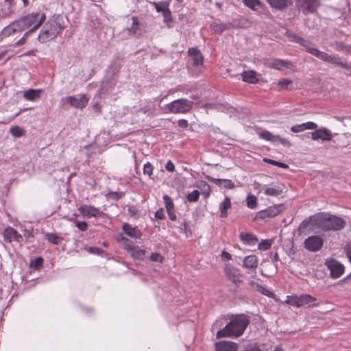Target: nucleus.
I'll use <instances>...</instances> for the list:
<instances>
[{"mask_svg": "<svg viewBox=\"0 0 351 351\" xmlns=\"http://www.w3.org/2000/svg\"><path fill=\"white\" fill-rule=\"evenodd\" d=\"M249 323L250 319L247 316L237 317L217 332V338L239 337L243 334Z\"/></svg>", "mask_w": 351, "mask_h": 351, "instance_id": "f257e3e1", "label": "nucleus"}, {"mask_svg": "<svg viewBox=\"0 0 351 351\" xmlns=\"http://www.w3.org/2000/svg\"><path fill=\"white\" fill-rule=\"evenodd\" d=\"M62 16H53L45 25L38 35V39L41 43H46L56 38L62 29Z\"/></svg>", "mask_w": 351, "mask_h": 351, "instance_id": "f03ea898", "label": "nucleus"}, {"mask_svg": "<svg viewBox=\"0 0 351 351\" xmlns=\"http://www.w3.org/2000/svg\"><path fill=\"white\" fill-rule=\"evenodd\" d=\"M315 221L318 226L324 231H337L343 228L346 225L343 219L335 215L317 217Z\"/></svg>", "mask_w": 351, "mask_h": 351, "instance_id": "7ed1b4c3", "label": "nucleus"}, {"mask_svg": "<svg viewBox=\"0 0 351 351\" xmlns=\"http://www.w3.org/2000/svg\"><path fill=\"white\" fill-rule=\"evenodd\" d=\"M193 101L185 99H180L172 101L167 106V108L172 113H186L192 108Z\"/></svg>", "mask_w": 351, "mask_h": 351, "instance_id": "20e7f679", "label": "nucleus"}, {"mask_svg": "<svg viewBox=\"0 0 351 351\" xmlns=\"http://www.w3.org/2000/svg\"><path fill=\"white\" fill-rule=\"evenodd\" d=\"M325 265L330 270V276L332 278H339L344 271V266L335 259L326 261Z\"/></svg>", "mask_w": 351, "mask_h": 351, "instance_id": "39448f33", "label": "nucleus"}, {"mask_svg": "<svg viewBox=\"0 0 351 351\" xmlns=\"http://www.w3.org/2000/svg\"><path fill=\"white\" fill-rule=\"evenodd\" d=\"M304 244L308 251L317 252L323 245V240L319 236H311L305 240Z\"/></svg>", "mask_w": 351, "mask_h": 351, "instance_id": "423d86ee", "label": "nucleus"}, {"mask_svg": "<svg viewBox=\"0 0 351 351\" xmlns=\"http://www.w3.org/2000/svg\"><path fill=\"white\" fill-rule=\"evenodd\" d=\"M282 204L270 206L265 210L258 212L256 215V218L265 219L266 217H274L278 215L282 211Z\"/></svg>", "mask_w": 351, "mask_h": 351, "instance_id": "0eeeda50", "label": "nucleus"}, {"mask_svg": "<svg viewBox=\"0 0 351 351\" xmlns=\"http://www.w3.org/2000/svg\"><path fill=\"white\" fill-rule=\"evenodd\" d=\"M278 268L277 266L273 264L268 259L263 260L261 263V269L260 271L261 274L266 277H272L274 274L277 273Z\"/></svg>", "mask_w": 351, "mask_h": 351, "instance_id": "6e6552de", "label": "nucleus"}, {"mask_svg": "<svg viewBox=\"0 0 351 351\" xmlns=\"http://www.w3.org/2000/svg\"><path fill=\"white\" fill-rule=\"evenodd\" d=\"M224 271L227 278L232 280L236 285H239L242 282V280L241 279V275L237 269L234 267L227 265L225 267Z\"/></svg>", "mask_w": 351, "mask_h": 351, "instance_id": "1a4fd4ad", "label": "nucleus"}, {"mask_svg": "<svg viewBox=\"0 0 351 351\" xmlns=\"http://www.w3.org/2000/svg\"><path fill=\"white\" fill-rule=\"evenodd\" d=\"M243 266L248 269L247 274H250L251 278H254L256 272L252 271V269H255L258 266V259L254 255H250L246 256L243 260Z\"/></svg>", "mask_w": 351, "mask_h": 351, "instance_id": "9d476101", "label": "nucleus"}, {"mask_svg": "<svg viewBox=\"0 0 351 351\" xmlns=\"http://www.w3.org/2000/svg\"><path fill=\"white\" fill-rule=\"evenodd\" d=\"M79 211L84 217H96L97 216H101L104 214L103 212L100 211L98 208L85 204L80 207Z\"/></svg>", "mask_w": 351, "mask_h": 351, "instance_id": "9b49d317", "label": "nucleus"}, {"mask_svg": "<svg viewBox=\"0 0 351 351\" xmlns=\"http://www.w3.org/2000/svg\"><path fill=\"white\" fill-rule=\"evenodd\" d=\"M66 100L71 106L76 108H83L88 102V98L86 95H82L80 99L75 98L73 96H69L66 98Z\"/></svg>", "mask_w": 351, "mask_h": 351, "instance_id": "f8f14e48", "label": "nucleus"}, {"mask_svg": "<svg viewBox=\"0 0 351 351\" xmlns=\"http://www.w3.org/2000/svg\"><path fill=\"white\" fill-rule=\"evenodd\" d=\"M132 26L128 28V34L130 36H139L142 34L143 26L136 16L132 17Z\"/></svg>", "mask_w": 351, "mask_h": 351, "instance_id": "ddd939ff", "label": "nucleus"}, {"mask_svg": "<svg viewBox=\"0 0 351 351\" xmlns=\"http://www.w3.org/2000/svg\"><path fill=\"white\" fill-rule=\"evenodd\" d=\"M3 238L5 241L11 243L12 241L20 242L22 239V236L12 228L8 227L3 232Z\"/></svg>", "mask_w": 351, "mask_h": 351, "instance_id": "4468645a", "label": "nucleus"}, {"mask_svg": "<svg viewBox=\"0 0 351 351\" xmlns=\"http://www.w3.org/2000/svg\"><path fill=\"white\" fill-rule=\"evenodd\" d=\"M311 138L314 141L318 139L330 141L332 139V134L326 128L316 129L315 132L311 133Z\"/></svg>", "mask_w": 351, "mask_h": 351, "instance_id": "2eb2a0df", "label": "nucleus"}, {"mask_svg": "<svg viewBox=\"0 0 351 351\" xmlns=\"http://www.w3.org/2000/svg\"><path fill=\"white\" fill-rule=\"evenodd\" d=\"M45 19H46L45 14L44 13L41 14V16H40V18L38 22L36 25H34V26L30 30L27 31L23 35V36L16 43V45L17 46L23 45L25 43L28 36L30 35L32 33L34 32L36 30H37L41 26V25L43 23V22L45 21Z\"/></svg>", "mask_w": 351, "mask_h": 351, "instance_id": "dca6fc26", "label": "nucleus"}, {"mask_svg": "<svg viewBox=\"0 0 351 351\" xmlns=\"http://www.w3.org/2000/svg\"><path fill=\"white\" fill-rule=\"evenodd\" d=\"M238 346L230 341H219L215 343L216 351H237Z\"/></svg>", "mask_w": 351, "mask_h": 351, "instance_id": "f3484780", "label": "nucleus"}, {"mask_svg": "<svg viewBox=\"0 0 351 351\" xmlns=\"http://www.w3.org/2000/svg\"><path fill=\"white\" fill-rule=\"evenodd\" d=\"M8 29L13 33L19 32L27 29L25 22L22 17L19 19L12 22L8 27Z\"/></svg>", "mask_w": 351, "mask_h": 351, "instance_id": "a211bd4d", "label": "nucleus"}, {"mask_svg": "<svg viewBox=\"0 0 351 351\" xmlns=\"http://www.w3.org/2000/svg\"><path fill=\"white\" fill-rule=\"evenodd\" d=\"M189 54L191 56L193 60L195 65H200L203 63L204 58L201 54L200 51L197 48H190L189 49Z\"/></svg>", "mask_w": 351, "mask_h": 351, "instance_id": "6ab92c4d", "label": "nucleus"}, {"mask_svg": "<svg viewBox=\"0 0 351 351\" xmlns=\"http://www.w3.org/2000/svg\"><path fill=\"white\" fill-rule=\"evenodd\" d=\"M240 239L243 243L249 245H254L258 241V239L254 234L244 232H241Z\"/></svg>", "mask_w": 351, "mask_h": 351, "instance_id": "aec40b11", "label": "nucleus"}, {"mask_svg": "<svg viewBox=\"0 0 351 351\" xmlns=\"http://www.w3.org/2000/svg\"><path fill=\"white\" fill-rule=\"evenodd\" d=\"M208 179L215 184L223 186L225 189H231L234 187V184L230 180L213 178L210 177H208Z\"/></svg>", "mask_w": 351, "mask_h": 351, "instance_id": "412c9836", "label": "nucleus"}, {"mask_svg": "<svg viewBox=\"0 0 351 351\" xmlns=\"http://www.w3.org/2000/svg\"><path fill=\"white\" fill-rule=\"evenodd\" d=\"M40 16L41 14H40L39 13L34 12L26 16H23V18L25 22L27 28H29L32 25H36L38 22Z\"/></svg>", "mask_w": 351, "mask_h": 351, "instance_id": "4be33fe9", "label": "nucleus"}, {"mask_svg": "<svg viewBox=\"0 0 351 351\" xmlns=\"http://www.w3.org/2000/svg\"><path fill=\"white\" fill-rule=\"evenodd\" d=\"M243 80L250 84H256L258 79L256 77V73L254 71H244L242 74Z\"/></svg>", "mask_w": 351, "mask_h": 351, "instance_id": "5701e85b", "label": "nucleus"}, {"mask_svg": "<svg viewBox=\"0 0 351 351\" xmlns=\"http://www.w3.org/2000/svg\"><path fill=\"white\" fill-rule=\"evenodd\" d=\"M319 5L318 0H306L303 3V7L307 12L313 13Z\"/></svg>", "mask_w": 351, "mask_h": 351, "instance_id": "b1692460", "label": "nucleus"}, {"mask_svg": "<svg viewBox=\"0 0 351 351\" xmlns=\"http://www.w3.org/2000/svg\"><path fill=\"white\" fill-rule=\"evenodd\" d=\"M231 207V202L230 198L229 197H226L225 199L221 203L219 208H220V217H226L228 215V210Z\"/></svg>", "mask_w": 351, "mask_h": 351, "instance_id": "393cba45", "label": "nucleus"}, {"mask_svg": "<svg viewBox=\"0 0 351 351\" xmlns=\"http://www.w3.org/2000/svg\"><path fill=\"white\" fill-rule=\"evenodd\" d=\"M40 90L29 89L23 93V97L27 100L34 101L40 97Z\"/></svg>", "mask_w": 351, "mask_h": 351, "instance_id": "a878e982", "label": "nucleus"}, {"mask_svg": "<svg viewBox=\"0 0 351 351\" xmlns=\"http://www.w3.org/2000/svg\"><path fill=\"white\" fill-rule=\"evenodd\" d=\"M311 54L319 58L322 60L329 62H330V58H332V56L319 51V49H311Z\"/></svg>", "mask_w": 351, "mask_h": 351, "instance_id": "bb28decb", "label": "nucleus"}, {"mask_svg": "<svg viewBox=\"0 0 351 351\" xmlns=\"http://www.w3.org/2000/svg\"><path fill=\"white\" fill-rule=\"evenodd\" d=\"M311 54L319 58L322 60L329 62H330V58H332V56L319 51V49H311Z\"/></svg>", "mask_w": 351, "mask_h": 351, "instance_id": "cd10ccee", "label": "nucleus"}, {"mask_svg": "<svg viewBox=\"0 0 351 351\" xmlns=\"http://www.w3.org/2000/svg\"><path fill=\"white\" fill-rule=\"evenodd\" d=\"M267 1L274 8L282 9L288 5L289 0H267Z\"/></svg>", "mask_w": 351, "mask_h": 351, "instance_id": "c85d7f7f", "label": "nucleus"}, {"mask_svg": "<svg viewBox=\"0 0 351 351\" xmlns=\"http://www.w3.org/2000/svg\"><path fill=\"white\" fill-rule=\"evenodd\" d=\"M289 62L281 60H274L269 66L274 69L282 70L284 68H288Z\"/></svg>", "mask_w": 351, "mask_h": 351, "instance_id": "c756f323", "label": "nucleus"}, {"mask_svg": "<svg viewBox=\"0 0 351 351\" xmlns=\"http://www.w3.org/2000/svg\"><path fill=\"white\" fill-rule=\"evenodd\" d=\"M232 25L230 23H220L215 24L213 25V30L216 33H221L225 29H230Z\"/></svg>", "mask_w": 351, "mask_h": 351, "instance_id": "7c9ffc66", "label": "nucleus"}, {"mask_svg": "<svg viewBox=\"0 0 351 351\" xmlns=\"http://www.w3.org/2000/svg\"><path fill=\"white\" fill-rule=\"evenodd\" d=\"M260 136L265 140L275 142L277 141L278 139H280V136L274 135L269 131H263L260 134Z\"/></svg>", "mask_w": 351, "mask_h": 351, "instance_id": "2f4dec72", "label": "nucleus"}, {"mask_svg": "<svg viewBox=\"0 0 351 351\" xmlns=\"http://www.w3.org/2000/svg\"><path fill=\"white\" fill-rule=\"evenodd\" d=\"M330 63L348 69L351 68V66H349L347 62H343L341 61V58L338 56H332Z\"/></svg>", "mask_w": 351, "mask_h": 351, "instance_id": "473e14b6", "label": "nucleus"}, {"mask_svg": "<svg viewBox=\"0 0 351 351\" xmlns=\"http://www.w3.org/2000/svg\"><path fill=\"white\" fill-rule=\"evenodd\" d=\"M330 63L348 69L351 68V66H349L347 62H343L341 61V58L338 56H332Z\"/></svg>", "mask_w": 351, "mask_h": 351, "instance_id": "72a5a7b5", "label": "nucleus"}, {"mask_svg": "<svg viewBox=\"0 0 351 351\" xmlns=\"http://www.w3.org/2000/svg\"><path fill=\"white\" fill-rule=\"evenodd\" d=\"M123 229L125 231V234L129 235L130 237H139L140 234L137 233L135 228H132L130 225L128 223H125L123 226Z\"/></svg>", "mask_w": 351, "mask_h": 351, "instance_id": "f704fd0d", "label": "nucleus"}, {"mask_svg": "<svg viewBox=\"0 0 351 351\" xmlns=\"http://www.w3.org/2000/svg\"><path fill=\"white\" fill-rule=\"evenodd\" d=\"M317 299L311 295L304 294L300 295V306L310 304L311 303L316 301Z\"/></svg>", "mask_w": 351, "mask_h": 351, "instance_id": "c9c22d12", "label": "nucleus"}, {"mask_svg": "<svg viewBox=\"0 0 351 351\" xmlns=\"http://www.w3.org/2000/svg\"><path fill=\"white\" fill-rule=\"evenodd\" d=\"M199 188L202 190V194L205 197H208L210 194V187L209 184L205 181H201L199 182Z\"/></svg>", "mask_w": 351, "mask_h": 351, "instance_id": "e433bc0d", "label": "nucleus"}, {"mask_svg": "<svg viewBox=\"0 0 351 351\" xmlns=\"http://www.w3.org/2000/svg\"><path fill=\"white\" fill-rule=\"evenodd\" d=\"M45 238L47 239L49 242L52 243L53 244L58 245L60 241L62 240V238L58 237L55 233H46L45 234Z\"/></svg>", "mask_w": 351, "mask_h": 351, "instance_id": "4c0bfd02", "label": "nucleus"}, {"mask_svg": "<svg viewBox=\"0 0 351 351\" xmlns=\"http://www.w3.org/2000/svg\"><path fill=\"white\" fill-rule=\"evenodd\" d=\"M293 82L289 79H283L280 80L278 85L282 89L291 90Z\"/></svg>", "mask_w": 351, "mask_h": 351, "instance_id": "58836bf2", "label": "nucleus"}, {"mask_svg": "<svg viewBox=\"0 0 351 351\" xmlns=\"http://www.w3.org/2000/svg\"><path fill=\"white\" fill-rule=\"evenodd\" d=\"M286 302L290 305L300 307V296H288Z\"/></svg>", "mask_w": 351, "mask_h": 351, "instance_id": "ea45409f", "label": "nucleus"}, {"mask_svg": "<svg viewBox=\"0 0 351 351\" xmlns=\"http://www.w3.org/2000/svg\"><path fill=\"white\" fill-rule=\"evenodd\" d=\"M282 192V189L279 188H267L265 191V193L269 196H278Z\"/></svg>", "mask_w": 351, "mask_h": 351, "instance_id": "a19ab883", "label": "nucleus"}, {"mask_svg": "<svg viewBox=\"0 0 351 351\" xmlns=\"http://www.w3.org/2000/svg\"><path fill=\"white\" fill-rule=\"evenodd\" d=\"M299 43L305 48L306 51L311 53V49H317L316 48L311 47V43L304 38L299 40Z\"/></svg>", "mask_w": 351, "mask_h": 351, "instance_id": "79ce46f5", "label": "nucleus"}, {"mask_svg": "<svg viewBox=\"0 0 351 351\" xmlns=\"http://www.w3.org/2000/svg\"><path fill=\"white\" fill-rule=\"evenodd\" d=\"M257 205V198L254 195H248L247 197V206L250 208H255Z\"/></svg>", "mask_w": 351, "mask_h": 351, "instance_id": "37998d69", "label": "nucleus"}, {"mask_svg": "<svg viewBox=\"0 0 351 351\" xmlns=\"http://www.w3.org/2000/svg\"><path fill=\"white\" fill-rule=\"evenodd\" d=\"M199 193L197 190H194L187 195L186 199L190 202H195L199 199Z\"/></svg>", "mask_w": 351, "mask_h": 351, "instance_id": "c03bdc74", "label": "nucleus"}, {"mask_svg": "<svg viewBox=\"0 0 351 351\" xmlns=\"http://www.w3.org/2000/svg\"><path fill=\"white\" fill-rule=\"evenodd\" d=\"M263 161L267 163L271 164V165H276V166H278L279 167L284 168V169H287L289 167L288 165H287L284 162H278V161L274 160H271L269 158H264Z\"/></svg>", "mask_w": 351, "mask_h": 351, "instance_id": "a18cd8bd", "label": "nucleus"}, {"mask_svg": "<svg viewBox=\"0 0 351 351\" xmlns=\"http://www.w3.org/2000/svg\"><path fill=\"white\" fill-rule=\"evenodd\" d=\"M11 134L14 137H21L23 135V130L19 126L12 127L10 129Z\"/></svg>", "mask_w": 351, "mask_h": 351, "instance_id": "49530a36", "label": "nucleus"}, {"mask_svg": "<svg viewBox=\"0 0 351 351\" xmlns=\"http://www.w3.org/2000/svg\"><path fill=\"white\" fill-rule=\"evenodd\" d=\"M145 254L143 250L139 249L138 247H133L132 250V255L136 258H142Z\"/></svg>", "mask_w": 351, "mask_h": 351, "instance_id": "de8ad7c7", "label": "nucleus"}, {"mask_svg": "<svg viewBox=\"0 0 351 351\" xmlns=\"http://www.w3.org/2000/svg\"><path fill=\"white\" fill-rule=\"evenodd\" d=\"M154 5H155V8L158 12H162L163 13L165 18L171 14V12L168 8L165 7L162 8L160 6L161 3H154Z\"/></svg>", "mask_w": 351, "mask_h": 351, "instance_id": "09e8293b", "label": "nucleus"}, {"mask_svg": "<svg viewBox=\"0 0 351 351\" xmlns=\"http://www.w3.org/2000/svg\"><path fill=\"white\" fill-rule=\"evenodd\" d=\"M163 198L165 202V207H166L167 210V211L173 210V203L171 199L167 195H165Z\"/></svg>", "mask_w": 351, "mask_h": 351, "instance_id": "8fccbe9b", "label": "nucleus"}, {"mask_svg": "<svg viewBox=\"0 0 351 351\" xmlns=\"http://www.w3.org/2000/svg\"><path fill=\"white\" fill-rule=\"evenodd\" d=\"M244 3L249 8L255 10L256 5H260L261 2L259 0H243Z\"/></svg>", "mask_w": 351, "mask_h": 351, "instance_id": "3c124183", "label": "nucleus"}, {"mask_svg": "<svg viewBox=\"0 0 351 351\" xmlns=\"http://www.w3.org/2000/svg\"><path fill=\"white\" fill-rule=\"evenodd\" d=\"M271 245V241L269 240H263L259 244H258V248L261 250H268Z\"/></svg>", "mask_w": 351, "mask_h": 351, "instance_id": "603ef678", "label": "nucleus"}, {"mask_svg": "<svg viewBox=\"0 0 351 351\" xmlns=\"http://www.w3.org/2000/svg\"><path fill=\"white\" fill-rule=\"evenodd\" d=\"M286 36L289 39V40L293 42H296L299 43V40L302 39V37L298 36L297 34L291 33L290 32H287L285 33Z\"/></svg>", "mask_w": 351, "mask_h": 351, "instance_id": "864d4df0", "label": "nucleus"}, {"mask_svg": "<svg viewBox=\"0 0 351 351\" xmlns=\"http://www.w3.org/2000/svg\"><path fill=\"white\" fill-rule=\"evenodd\" d=\"M150 259L154 262L162 263L165 258L159 253H152Z\"/></svg>", "mask_w": 351, "mask_h": 351, "instance_id": "5fc2aeb1", "label": "nucleus"}, {"mask_svg": "<svg viewBox=\"0 0 351 351\" xmlns=\"http://www.w3.org/2000/svg\"><path fill=\"white\" fill-rule=\"evenodd\" d=\"M75 224L77 228L81 231H85L87 230L88 224L85 221H75Z\"/></svg>", "mask_w": 351, "mask_h": 351, "instance_id": "6e6d98bb", "label": "nucleus"}, {"mask_svg": "<svg viewBox=\"0 0 351 351\" xmlns=\"http://www.w3.org/2000/svg\"><path fill=\"white\" fill-rule=\"evenodd\" d=\"M153 167L150 162H147L144 165L143 172L145 174L150 176L152 174Z\"/></svg>", "mask_w": 351, "mask_h": 351, "instance_id": "4d7b16f0", "label": "nucleus"}, {"mask_svg": "<svg viewBox=\"0 0 351 351\" xmlns=\"http://www.w3.org/2000/svg\"><path fill=\"white\" fill-rule=\"evenodd\" d=\"M291 132H293L294 133H298V132H300L305 130V127H304V125H303V123L300 124V125H296L292 126L291 128Z\"/></svg>", "mask_w": 351, "mask_h": 351, "instance_id": "13d9d810", "label": "nucleus"}, {"mask_svg": "<svg viewBox=\"0 0 351 351\" xmlns=\"http://www.w3.org/2000/svg\"><path fill=\"white\" fill-rule=\"evenodd\" d=\"M344 251L346 254V256L351 263V241L349 242L344 247Z\"/></svg>", "mask_w": 351, "mask_h": 351, "instance_id": "bf43d9fd", "label": "nucleus"}, {"mask_svg": "<svg viewBox=\"0 0 351 351\" xmlns=\"http://www.w3.org/2000/svg\"><path fill=\"white\" fill-rule=\"evenodd\" d=\"M256 289L260 292L263 295H265L267 296H269L270 295L271 293V292L267 290L266 288L263 287L262 285H257V288Z\"/></svg>", "mask_w": 351, "mask_h": 351, "instance_id": "052dcab7", "label": "nucleus"}, {"mask_svg": "<svg viewBox=\"0 0 351 351\" xmlns=\"http://www.w3.org/2000/svg\"><path fill=\"white\" fill-rule=\"evenodd\" d=\"M123 241H124V243H123L124 248L125 250L132 251L133 247H134V245H132V242L128 239H123Z\"/></svg>", "mask_w": 351, "mask_h": 351, "instance_id": "680f3d73", "label": "nucleus"}, {"mask_svg": "<svg viewBox=\"0 0 351 351\" xmlns=\"http://www.w3.org/2000/svg\"><path fill=\"white\" fill-rule=\"evenodd\" d=\"M303 125H304L305 130H316L317 128V124L313 122L304 123H303Z\"/></svg>", "mask_w": 351, "mask_h": 351, "instance_id": "e2e57ef3", "label": "nucleus"}, {"mask_svg": "<svg viewBox=\"0 0 351 351\" xmlns=\"http://www.w3.org/2000/svg\"><path fill=\"white\" fill-rule=\"evenodd\" d=\"M165 168L169 172H173L175 171V166L171 160H169L167 162Z\"/></svg>", "mask_w": 351, "mask_h": 351, "instance_id": "0e129e2a", "label": "nucleus"}, {"mask_svg": "<svg viewBox=\"0 0 351 351\" xmlns=\"http://www.w3.org/2000/svg\"><path fill=\"white\" fill-rule=\"evenodd\" d=\"M244 351H261V349L256 345H250L247 346Z\"/></svg>", "mask_w": 351, "mask_h": 351, "instance_id": "69168bd1", "label": "nucleus"}, {"mask_svg": "<svg viewBox=\"0 0 351 351\" xmlns=\"http://www.w3.org/2000/svg\"><path fill=\"white\" fill-rule=\"evenodd\" d=\"M155 217H156V218H157L158 219H164L165 216H164V213H163V210L161 208V209L157 210L155 213Z\"/></svg>", "mask_w": 351, "mask_h": 351, "instance_id": "338daca9", "label": "nucleus"}, {"mask_svg": "<svg viewBox=\"0 0 351 351\" xmlns=\"http://www.w3.org/2000/svg\"><path fill=\"white\" fill-rule=\"evenodd\" d=\"M178 125L180 128H186L188 126V122L185 119H180L178 121Z\"/></svg>", "mask_w": 351, "mask_h": 351, "instance_id": "774afa93", "label": "nucleus"}]
</instances>
